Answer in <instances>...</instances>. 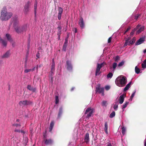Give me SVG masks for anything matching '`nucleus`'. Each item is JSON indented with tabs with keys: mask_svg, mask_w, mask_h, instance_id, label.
Masks as SVG:
<instances>
[{
	"mask_svg": "<svg viewBox=\"0 0 146 146\" xmlns=\"http://www.w3.org/2000/svg\"><path fill=\"white\" fill-rule=\"evenodd\" d=\"M44 143L46 145H51L53 143V141L51 139H44Z\"/></svg>",
	"mask_w": 146,
	"mask_h": 146,
	"instance_id": "obj_11",
	"label": "nucleus"
},
{
	"mask_svg": "<svg viewBox=\"0 0 146 146\" xmlns=\"http://www.w3.org/2000/svg\"><path fill=\"white\" fill-rule=\"evenodd\" d=\"M136 91H134L131 94L130 97V100H131L134 97V96L135 95V94L136 93Z\"/></svg>",
	"mask_w": 146,
	"mask_h": 146,
	"instance_id": "obj_42",
	"label": "nucleus"
},
{
	"mask_svg": "<svg viewBox=\"0 0 146 146\" xmlns=\"http://www.w3.org/2000/svg\"><path fill=\"white\" fill-rule=\"evenodd\" d=\"M77 32V30L76 28H75V33H76Z\"/></svg>",
	"mask_w": 146,
	"mask_h": 146,
	"instance_id": "obj_64",
	"label": "nucleus"
},
{
	"mask_svg": "<svg viewBox=\"0 0 146 146\" xmlns=\"http://www.w3.org/2000/svg\"><path fill=\"white\" fill-rule=\"evenodd\" d=\"M13 22L14 26H17L16 25L18 23V19L17 18L15 19L14 20H13Z\"/></svg>",
	"mask_w": 146,
	"mask_h": 146,
	"instance_id": "obj_31",
	"label": "nucleus"
},
{
	"mask_svg": "<svg viewBox=\"0 0 146 146\" xmlns=\"http://www.w3.org/2000/svg\"><path fill=\"white\" fill-rule=\"evenodd\" d=\"M54 71H52V70H51V71H50L51 73L50 74H49V77H53L54 73Z\"/></svg>",
	"mask_w": 146,
	"mask_h": 146,
	"instance_id": "obj_46",
	"label": "nucleus"
},
{
	"mask_svg": "<svg viewBox=\"0 0 146 146\" xmlns=\"http://www.w3.org/2000/svg\"><path fill=\"white\" fill-rule=\"evenodd\" d=\"M127 82L126 77L123 76L121 77V76L116 78L115 81L116 84L119 87L124 86Z\"/></svg>",
	"mask_w": 146,
	"mask_h": 146,
	"instance_id": "obj_2",
	"label": "nucleus"
},
{
	"mask_svg": "<svg viewBox=\"0 0 146 146\" xmlns=\"http://www.w3.org/2000/svg\"><path fill=\"white\" fill-rule=\"evenodd\" d=\"M37 1H35V4L34 5V12H35V16L36 14V9H37Z\"/></svg>",
	"mask_w": 146,
	"mask_h": 146,
	"instance_id": "obj_29",
	"label": "nucleus"
},
{
	"mask_svg": "<svg viewBox=\"0 0 146 146\" xmlns=\"http://www.w3.org/2000/svg\"><path fill=\"white\" fill-rule=\"evenodd\" d=\"M84 140L85 142L86 143H88L90 141V138L89 137V134L88 133H87L85 134L84 137Z\"/></svg>",
	"mask_w": 146,
	"mask_h": 146,
	"instance_id": "obj_16",
	"label": "nucleus"
},
{
	"mask_svg": "<svg viewBox=\"0 0 146 146\" xmlns=\"http://www.w3.org/2000/svg\"><path fill=\"white\" fill-rule=\"evenodd\" d=\"M58 18L60 20L61 19L62 14L63 12V9L60 7H58Z\"/></svg>",
	"mask_w": 146,
	"mask_h": 146,
	"instance_id": "obj_7",
	"label": "nucleus"
},
{
	"mask_svg": "<svg viewBox=\"0 0 146 146\" xmlns=\"http://www.w3.org/2000/svg\"><path fill=\"white\" fill-rule=\"evenodd\" d=\"M107 104H108L106 101H103L102 103V106H106Z\"/></svg>",
	"mask_w": 146,
	"mask_h": 146,
	"instance_id": "obj_34",
	"label": "nucleus"
},
{
	"mask_svg": "<svg viewBox=\"0 0 146 146\" xmlns=\"http://www.w3.org/2000/svg\"><path fill=\"white\" fill-rule=\"evenodd\" d=\"M144 146H146V140H144Z\"/></svg>",
	"mask_w": 146,
	"mask_h": 146,
	"instance_id": "obj_63",
	"label": "nucleus"
},
{
	"mask_svg": "<svg viewBox=\"0 0 146 146\" xmlns=\"http://www.w3.org/2000/svg\"><path fill=\"white\" fill-rule=\"evenodd\" d=\"M145 40L144 38H141L137 41L135 43V44L136 45H137L141 44Z\"/></svg>",
	"mask_w": 146,
	"mask_h": 146,
	"instance_id": "obj_15",
	"label": "nucleus"
},
{
	"mask_svg": "<svg viewBox=\"0 0 146 146\" xmlns=\"http://www.w3.org/2000/svg\"><path fill=\"white\" fill-rule=\"evenodd\" d=\"M55 103L57 104L59 102L58 97L57 96H55Z\"/></svg>",
	"mask_w": 146,
	"mask_h": 146,
	"instance_id": "obj_41",
	"label": "nucleus"
},
{
	"mask_svg": "<svg viewBox=\"0 0 146 146\" xmlns=\"http://www.w3.org/2000/svg\"><path fill=\"white\" fill-rule=\"evenodd\" d=\"M105 88L106 90H108L110 89V87L109 86H105Z\"/></svg>",
	"mask_w": 146,
	"mask_h": 146,
	"instance_id": "obj_53",
	"label": "nucleus"
},
{
	"mask_svg": "<svg viewBox=\"0 0 146 146\" xmlns=\"http://www.w3.org/2000/svg\"><path fill=\"white\" fill-rule=\"evenodd\" d=\"M61 30H58V31H57V35H60L61 34Z\"/></svg>",
	"mask_w": 146,
	"mask_h": 146,
	"instance_id": "obj_57",
	"label": "nucleus"
},
{
	"mask_svg": "<svg viewBox=\"0 0 146 146\" xmlns=\"http://www.w3.org/2000/svg\"><path fill=\"white\" fill-rule=\"evenodd\" d=\"M6 36L8 41L11 42H12V39L11 36L10 34H6Z\"/></svg>",
	"mask_w": 146,
	"mask_h": 146,
	"instance_id": "obj_21",
	"label": "nucleus"
},
{
	"mask_svg": "<svg viewBox=\"0 0 146 146\" xmlns=\"http://www.w3.org/2000/svg\"><path fill=\"white\" fill-rule=\"evenodd\" d=\"M135 71L136 73L137 74H138L140 73V69L137 67V66H135Z\"/></svg>",
	"mask_w": 146,
	"mask_h": 146,
	"instance_id": "obj_32",
	"label": "nucleus"
},
{
	"mask_svg": "<svg viewBox=\"0 0 146 146\" xmlns=\"http://www.w3.org/2000/svg\"><path fill=\"white\" fill-rule=\"evenodd\" d=\"M117 66V64L116 62H114L113 64L112 67H110V69H111L112 68H113V70H112L113 71H114L115 69L116 68Z\"/></svg>",
	"mask_w": 146,
	"mask_h": 146,
	"instance_id": "obj_25",
	"label": "nucleus"
},
{
	"mask_svg": "<svg viewBox=\"0 0 146 146\" xmlns=\"http://www.w3.org/2000/svg\"><path fill=\"white\" fill-rule=\"evenodd\" d=\"M10 51L8 50L2 56V58H6L9 57L10 56Z\"/></svg>",
	"mask_w": 146,
	"mask_h": 146,
	"instance_id": "obj_18",
	"label": "nucleus"
},
{
	"mask_svg": "<svg viewBox=\"0 0 146 146\" xmlns=\"http://www.w3.org/2000/svg\"><path fill=\"white\" fill-rule=\"evenodd\" d=\"M79 25L81 29H82L84 27L85 24L83 18L81 17L79 20Z\"/></svg>",
	"mask_w": 146,
	"mask_h": 146,
	"instance_id": "obj_9",
	"label": "nucleus"
},
{
	"mask_svg": "<svg viewBox=\"0 0 146 146\" xmlns=\"http://www.w3.org/2000/svg\"><path fill=\"white\" fill-rule=\"evenodd\" d=\"M141 25H138L134 29L132 30V31L130 33V35L131 36H133L134 32L136 30H137L139 29V27Z\"/></svg>",
	"mask_w": 146,
	"mask_h": 146,
	"instance_id": "obj_17",
	"label": "nucleus"
},
{
	"mask_svg": "<svg viewBox=\"0 0 146 146\" xmlns=\"http://www.w3.org/2000/svg\"><path fill=\"white\" fill-rule=\"evenodd\" d=\"M140 27V26L139 27V28ZM144 28L145 27L144 26H143L140 27V28H139V29H138V30L136 32V34H139L141 32L143 31L144 30Z\"/></svg>",
	"mask_w": 146,
	"mask_h": 146,
	"instance_id": "obj_19",
	"label": "nucleus"
},
{
	"mask_svg": "<svg viewBox=\"0 0 146 146\" xmlns=\"http://www.w3.org/2000/svg\"><path fill=\"white\" fill-rule=\"evenodd\" d=\"M55 62L54 59L52 60V64L51 66V70L52 71H54L55 70Z\"/></svg>",
	"mask_w": 146,
	"mask_h": 146,
	"instance_id": "obj_22",
	"label": "nucleus"
},
{
	"mask_svg": "<svg viewBox=\"0 0 146 146\" xmlns=\"http://www.w3.org/2000/svg\"><path fill=\"white\" fill-rule=\"evenodd\" d=\"M118 102L117 101V102H115V104L114 105L113 108L115 110H117V109L118 108V105L117 104V102Z\"/></svg>",
	"mask_w": 146,
	"mask_h": 146,
	"instance_id": "obj_36",
	"label": "nucleus"
},
{
	"mask_svg": "<svg viewBox=\"0 0 146 146\" xmlns=\"http://www.w3.org/2000/svg\"><path fill=\"white\" fill-rule=\"evenodd\" d=\"M14 28L17 33L19 34L23 33L24 32L26 31L27 29V26L26 25L21 26L17 25L15 26Z\"/></svg>",
	"mask_w": 146,
	"mask_h": 146,
	"instance_id": "obj_3",
	"label": "nucleus"
},
{
	"mask_svg": "<svg viewBox=\"0 0 146 146\" xmlns=\"http://www.w3.org/2000/svg\"><path fill=\"white\" fill-rule=\"evenodd\" d=\"M129 103V102H126L125 104H124L123 106L122 109H123L125 108L128 104Z\"/></svg>",
	"mask_w": 146,
	"mask_h": 146,
	"instance_id": "obj_38",
	"label": "nucleus"
},
{
	"mask_svg": "<svg viewBox=\"0 0 146 146\" xmlns=\"http://www.w3.org/2000/svg\"><path fill=\"white\" fill-rule=\"evenodd\" d=\"M106 64V63L104 62H103L101 63L100 64H99V66H101V68H102L104 65Z\"/></svg>",
	"mask_w": 146,
	"mask_h": 146,
	"instance_id": "obj_48",
	"label": "nucleus"
},
{
	"mask_svg": "<svg viewBox=\"0 0 146 146\" xmlns=\"http://www.w3.org/2000/svg\"><path fill=\"white\" fill-rule=\"evenodd\" d=\"M125 96V94H123L120 96L119 101V103L120 104H121L123 103L124 100V98Z\"/></svg>",
	"mask_w": 146,
	"mask_h": 146,
	"instance_id": "obj_13",
	"label": "nucleus"
},
{
	"mask_svg": "<svg viewBox=\"0 0 146 146\" xmlns=\"http://www.w3.org/2000/svg\"><path fill=\"white\" fill-rule=\"evenodd\" d=\"M54 125V123L53 121H52L50 123L49 127V131H51L52 130V129Z\"/></svg>",
	"mask_w": 146,
	"mask_h": 146,
	"instance_id": "obj_24",
	"label": "nucleus"
},
{
	"mask_svg": "<svg viewBox=\"0 0 146 146\" xmlns=\"http://www.w3.org/2000/svg\"><path fill=\"white\" fill-rule=\"evenodd\" d=\"M115 112L114 111H113L109 115V117L110 118H112L114 117L115 115Z\"/></svg>",
	"mask_w": 146,
	"mask_h": 146,
	"instance_id": "obj_33",
	"label": "nucleus"
},
{
	"mask_svg": "<svg viewBox=\"0 0 146 146\" xmlns=\"http://www.w3.org/2000/svg\"><path fill=\"white\" fill-rule=\"evenodd\" d=\"M0 40L2 41V45L5 46H6L7 45V41L6 40H3L2 39H0Z\"/></svg>",
	"mask_w": 146,
	"mask_h": 146,
	"instance_id": "obj_30",
	"label": "nucleus"
},
{
	"mask_svg": "<svg viewBox=\"0 0 146 146\" xmlns=\"http://www.w3.org/2000/svg\"><path fill=\"white\" fill-rule=\"evenodd\" d=\"M124 64V62L123 61H122V62H120L118 65V67L122 66Z\"/></svg>",
	"mask_w": 146,
	"mask_h": 146,
	"instance_id": "obj_39",
	"label": "nucleus"
},
{
	"mask_svg": "<svg viewBox=\"0 0 146 146\" xmlns=\"http://www.w3.org/2000/svg\"><path fill=\"white\" fill-rule=\"evenodd\" d=\"M130 39V38L128 37L126 38V39L125 40V45L127 44V43L128 42V41Z\"/></svg>",
	"mask_w": 146,
	"mask_h": 146,
	"instance_id": "obj_44",
	"label": "nucleus"
},
{
	"mask_svg": "<svg viewBox=\"0 0 146 146\" xmlns=\"http://www.w3.org/2000/svg\"><path fill=\"white\" fill-rule=\"evenodd\" d=\"M112 39V38L111 37H110L108 40V43H110L111 42Z\"/></svg>",
	"mask_w": 146,
	"mask_h": 146,
	"instance_id": "obj_51",
	"label": "nucleus"
},
{
	"mask_svg": "<svg viewBox=\"0 0 146 146\" xmlns=\"http://www.w3.org/2000/svg\"><path fill=\"white\" fill-rule=\"evenodd\" d=\"M63 110V108L62 107H60L59 109V112L58 114V118H60L61 115L62 113V111Z\"/></svg>",
	"mask_w": 146,
	"mask_h": 146,
	"instance_id": "obj_23",
	"label": "nucleus"
},
{
	"mask_svg": "<svg viewBox=\"0 0 146 146\" xmlns=\"http://www.w3.org/2000/svg\"><path fill=\"white\" fill-rule=\"evenodd\" d=\"M119 59L120 57L118 56H116L115 58V62H117L118 61V60H119Z\"/></svg>",
	"mask_w": 146,
	"mask_h": 146,
	"instance_id": "obj_43",
	"label": "nucleus"
},
{
	"mask_svg": "<svg viewBox=\"0 0 146 146\" xmlns=\"http://www.w3.org/2000/svg\"><path fill=\"white\" fill-rule=\"evenodd\" d=\"M57 29L58 30H61L62 29V27L60 25H58L57 27Z\"/></svg>",
	"mask_w": 146,
	"mask_h": 146,
	"instance_id": "obj_54",
	"label": "nucleus"
},
{
	"mask_svg": "<svg viewBox=\"0 0 146 146\" xmlns=\"http://www.w3.org/2000/svg\"><path fill=\"white\" fill-rule=\"evenodd\" d=\"M13 15L12 13H7L5 7L3 8L1 12L0 19L2 21H6L10 18Z\"/></svg>",
	"mask_w": 146,
	"mask_h": 146,
	"instance_id": "obj_1",
	"label": "nucleus"
},
{
	"mask_svg": "<svg viewBox=\"0 0 146 146\" xmlns=\"http://www.w3.org/2000/svg\"><path fill=\"white\" fill-rule=\"evenodd\" d=\"M121 129L122 134L123 135L125 134L126 131V128L124 126H123L122 127Z\"/></svg>",
	"mask_w": 146,
	"mask_h": 146,
	"instance_id": "obj_35",
	"label": "nucleus"
},
{
	"mask_svg": "<svg viewBox=\"0 0 146 146\" xmlns=\"http://www.w3.org/2000/svg\"><path fill=\"white\" fill-rule=\"evenodd\" d=\"M35 69V67L33 68L32 69H26L24 70V72L25 73H28L29 72L31 71H34Z\"/></svg>",
	"mask_w": 146,
	"mask_h": 146,
	"instance_id": "obj_27",
	"label": "nucleus"
},
{
	"mask_svg": "<svg viewBox=\"0 0 146 146\" xmlns=\"http://www.w3.org/2000/svg\"><path fill=\"white\" fill-rule=\"evenodd\" d=\"M33 88L30 85H28L27 86V88L30 91H31Z\"/></svg>",
	"mask_w": 146,
	"mask_h": 146,
	"instance_id": "obj_45",
	"label": "nucleus"
},
{
	"mask_svg": "<svg viewBox=\"0 0 146 146\" xmlns=\"http://www.w3.org/2000/svg\"><path fill=\"white\" fill-rule=\"evenodd\" d=\"M95 91L96 92H98L100 93H102V95H104V88H103L100 87H97L96 88Z\"/></svg>",
	"mask_w": 146,
	"mask_h": 146,
	"instance_id": "obj_10",
	"label": "nucleus"
},
{
	"mask_svg": "<svg viewBox=\"0 0 146 146\" xmlns=\"http://www.w3.org/2000/svg\"><path fill=\"white\" fill-rule=\"evenodd\" d=\"M101 68V66H99V64H97L96 70V76H97V75H99L100 74V72Z\"/></svg>",
	"mask_w": 146,
	"mask_h": 146,
	"instance_id": "obj_14",
	"label": "nucleus"
},
{
	"mask_svg": "<svg viewBox=\"0 0 146 146\" xmlns=\"http://www.w3.org/2000/svg\"><path fill=\"white\" fill-rule=\"evenodd\" d=\"M94 112V110L90 108H88L86 110L85 113V115H86V117L87 119L89 118L92 115Z\"/></svg>",
	"mask_w": 146,
	"mask_h": 146,
	"instance_id": "obj_4",
	"label": "nucleus"
},
{
	"mask_svg": "<svg viewBox=\"0 0 146 146\" xmlns=\"http://www.w3.org/2000/svg\"><path fill=\"white\" fill-rule=\"evenodd\" d=\"M31 3L29 1H28L25 4L24 8V11L25 14H27L29 11Z\"/></svg>",
	"mask_w": 146,
	"mask_h": 146,
	"instance_id": "obj_6",
	"label": "nucleus"
},
{
	"mask_svg": "<svg viewBox=\"0 0 146 146\" xmlns=\"http://www.w3.org/2000/svg\"><path fill=\"white\" fill-rule=\"evenodd\" d=\"M49 78L50 79V80L52 82L53 81V77H49Z\"/></svg>",
	"mask_w": 146,
	"mask_h": 146,
	"instance_id": "obj_61",
	"label": "nucleus"
},
{
	"mask_svg": "<svg viewBox=\"0 0 146 146\" xmlns=\"http://www.w3.org/2000/svg\"><path fill=\"white\" fill-rule=\"evenodd\" d=\"M66 64L67 65V69L68 70H72V66L71 62L69 60L66 61Z\"/></svg>",
	"mask_w": 146,
	"mask_h": 146,
	"instance_id": "obj_8",
	"label": "nucleus"
},
{
	"mask_svg": "<svg viewBox=\"0 0 146 146\" xmlns=\"http://www.w3.org/2000/svg\"><path fill=\"white\" fill-rule=\"evenodd\" d=\"M107 146H112V145L110 143H107Z\"/></svg>",
	"mask_w": 146,
	"mask_h": 146,
	"instance_id": "obj_59",
	"label": "nucleus"
},
{
	"mask_svg": "<svg viewBox=\"0 0 146 146\" xmlns=\"http://www.w3.org/2000/svg\"><path fill=\"white\" fill-rule=\"evenodd\" d=\"M15 132H18L19 133H20L21 132V130L19 129H15L14 130Z\"/></svg>",
	"mask_w": 146,
	"mask_h": 146,
	"instance_id": "obj_55",
	"label": "nucleus"
},
{
	"mask_svg": "<svg viewBox=\"0 0 146 146\" xmlns=\"http://www.w3.org/2000/svg\"><path fill=\"white\" fill-rule=\"evenodd\" d=\"M140 16V14H137L136 15H135V19L136 20H137Z\"/></svg>",
	"mask_w": 146,
	"mask_h": 146,
	"instance_id": "obj_47",
	"label": "nucleus"
},
{
	"mask_svg": "<svg viewBox=\"0 0 146 146\" xmlns=\"http://www.w3.org/2000/svg\"><path fill=\"white\" fill-rule=\"evenodd\" d=\"M43 136L44 137V139H46L47 138V135L46 133H43Z\"/></svg>",
	"mask_w": 146,
	"mask_h": 146,
	"instance_id": "obj_52",
	"label": "nucleus"
},
{
	"mask_svg": "<svg viewBox=\"0 0 146 146\" xmlns=\"http://www.w3.org/2000/svg\"><path fill=\"white\" fill-rule=\"evenodd\" d=\"M108 128V125L107 124V122H106L105 123V127H104V130L105 132H106V134H108V132L107 131V129Z\"/></svg>",
	"mask_w": 146,
	"mask_h": 146,
	"instance_id": "obj_28",
	"label": "nucleus"
},
{
	"mask_svg": "<svg viewBox=\"0 0 146 146\" xmlns=\"http://www.w3.org/2000/svg\"><path fill=\"white\" fill-rule=\"evenodd\" d=\"M36 56L38 58H40V54L39 52H38L36 54Z\"/></svg>",
	"mask_w": 146,
	"mask_h": 146,
	"instance_id": "obj_56",
	"label": "nucleus"
},
{
	"mask_svg": "<svg viewBox=\"0 0 146 146\" xmlns=\"http://www.w3.org/2000/svg\"><path fill=\"white\" fill-rule=\"evenodd\" d=\"M131 84V81L129 82L128 84H127L125 88H124L123 91L125 92L126 91L128 90L129 88L130 87V85Z\"/></svg>",
	"mask_w": 146,
	"mask_h": 146,
	"instance_id": "obj_20",
	"label": "nucleus"
},
{
	"mask_svg": "<svg viewBox=\"0 0 146 146\" xmlns=\"http://www.w3.org/2000/svg\"><path fill=\"white\" fill-rule=\"evenodd\" d=\"M142 67L143 69H145L146 68V64L143 62L141 64Z\"/></svg>",
	"mask_w": 146,
	"mask_h": 146,
	"instance_id": "obj_40",
	"label": "nucleus"
},
{
	"mask_svg": "<svg viewBox=\"0 0 146 146\" xmlns=\"http://www.w3.org/2000/svg\"><path fill=\"white\" fill-rule=\"evenodd\" d=\"M32 90L31 91H32L33 92H35L36 90V89L35 88H33Z\"/></svg>",
	"mask_w": 146,
	"mask_h": 146,
	"instance_id": "obj_58",
	"label": "nucleus"
},
{
	"mask_svg": "<svg viewBox=\"0 0 146 146\" xmlns=\"http://www.w3.org/2000/svg\"><path fill=\"white\" fill-rule=\"evenodd\" d=\"M131 29V28L130 27H129L128 28L127 30L125 31L124 32V34H125L127 32H128L129 30Z\"/></svg>",
	"mask_w": 146,
	"mask_h": 146,
	"instance_id": "obj_49",
	"label": "nucleus"
},
{
	"mask_svg": "<svg viewBox=\"0 0 146 146\" xmlns=\"http://www.w3.org/2000/svg\"><path fill=\"white\" fill-rule=\"evenodd\" d=\"M104 138L103 136L101 137L100 138V140H101L104 141Z\"/></svg>",
	"mask_w": 146,
	"mask_h": 146,
	"instance_id": "obj_60",
	"label": "nucleus"
},
{
	"mask_svg": "<svg viewBox=\"0 0 146 146\" xmlns=\"http://www.w3.org/2000/svg\"><path fill=\"white\" fill-rule=\"evenodd\" d=\"M67 45V41L66 40L64 42L63 46V50L65 51H66Z\"/></svg>",
	"mask_w": 146,
	"mask_h": 146,
	"instance_id": "obj_26",
	"label": "nucleus"
},
{
	"mask_svg": "<svg viewBox=\"0 0 146 146\" xmlns=\"http://www.w3.org/2000/svg\"><path fill=\"white\" fill-rule=\"evenodd\" d=\"M60 35H58V40H59L60 39Z\"/></svg>",
	"mask_w": 146,
	"mask_h": 146,
	"instance_id": "obj_62",
	"label": "nucleus"
},
{
	"mask_svg": "<svg viewBox=\"0 0 146 146\" xmlns=\"http://www.w3.org/2000/svg\"><path fill=\"white\" fill-rule=\"evenodd\" d=\"M113 74L111 72H110L107 75V77L108 78H111L113 76Z\"/></svg>",
	"mask_w": 146,
	"mask_h": 146,
	"instance_id": "obj_37",
	"label": "nucleus"
},
{
	"mask_svg": "<svg viewBox=\"0 0 146 146\" xmlns=\"http://www.w3.org/2000/svg\"><path fill=\"white\" fill-rule=\"evenodd\" d=\"M135 38L133 37L131 40L128 41V42L127 43L126 45H125V44H124L123 46L125 47L127 45L130 46L132 45L135 43Z\"/></svg>",
	"mask_w": 146,
	"mask_h": 146,
	"instance_id": "obj_12",
	"label": "nucleus"
},
{
	"mask_svg": "<svg viewBox=\"0 0 146 146\" xmlns=\"http://www.w3.org/2000/svg\"><path fill=\"white\" fill-rule=\"evenodd\" d=\"M19 104L20 106H26L33 104V102L30 100H26L21 101L19 102Z\"/></svg>",
	"mask_w": 146,
	"mask_h": 146,
	"instance_id": "obj_5",
	"label": "nucleus"
},
{
	"mask_svg": "<svg viewBox=\"0 0 146 146\" xmlns=\"http://www.w3.org/2000/svg\"><path fill=\"white\" fill-rule=\"evenodd\" d=\"M13 125V126H15L17 127H19V126H21V125L19 124H14Z\"/></svg>",
	"mask_w": 146,
	"mask_h": 146,
	"instance_id": "obj_50",
	"label": "nucleus"
}]
</instances>
